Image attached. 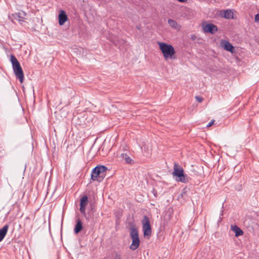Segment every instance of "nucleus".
I'll return each mask as SVG.
<instances>
[{
	"mask_svg": "<svg viewBox=\"0 0 259 259\" xmlns=\"http://www.w3.org/2000/svg\"><path fill=\"white\" fill-rule=\"evenodd\" d=\"M107 168L104 165L97 166L93 169L91 179L93 181L101 182L105 177Z\"/></svg>",
	"mask_w": 259,
	"mask_h": 259,
	"instance_id": "obj_2",
	"label": "nucleus"
},
{
	"mask_svg": "<svg viewBox=\"0 0 259 259\" xmlns=\"http://www.w3.org/2000/svg\"><path fill=\"white\" fill-rule=\"evenodd\" d=\"M130 235L132 240V243L130 246L131 249L135 250L140 245V239L139 237L138 230L135 225L133 224L130 228Z\"/></svg>",
	"mask_w": 259,
	"mask_h": 259,
	"instance_id": "obj_3",
	"label": "nucleus"
},
{
	"mask_svg": "<svg viewBox=\"0 0 259 259\" xmlns=\"http://www.w3.org/2000/svg\"><path fill=\"white\" fill-rule=\"evenodd\" d=\"M231 230L235 233V236L238 237L243 234V232L236 225H232Z\"/></svg>",
	"mask_w": 259,
	"mask_h": 259,
	"instance_id": "obj_16",
	"label": "nucleus"
},
{
	"mask_svg": "<svg viewBox=\"0 0 259 259\" xmlns=\"http://www.w3.org/2000/svg\"><path fill=\"white\" fill-rule=\"evenodd\" d=\"M195 99H196V101L199 103L202 102L204 100L202 97H200V96H196Z\"/></svg>",
	"mask_w": 259,
	"mask_h": 259,
	"instance_id": "obj_20",
	"label": "nucleus"
},
{
	"mask_svg": "<svg viewBox=\"0 0 259 259\" xmlns=\"http://www.w3.org/2000/svg\"><path fill=\"white\" fill-rule=\"evenodd\" d=\"M214 123V120H212L211 121H210L208 124L207 125V127H210Z\"/></svg>",
	"mask_w": 259,
	"mask_h": 259,
	"instance_id": "obj_22",
	"label": "nucleus"
},
{
	"mask_svg": "<svg viewBox=\"0 0 259 259\" xmlns=\"http://www.w3.org/2000/svg\"><path fill=\"white\" fill-rule=\"evenodd\" d=\"M82 223L80 219H78L76 221V225H75L74 228V232L75 234H78L79 233L82 229Z\"/></svg>",
	"mask_w": 259,
	"mask_h": 259,
	"instance_id": "obj_12",
	"label": "nucleus"
},
{
	"mask_svg": "<svg viewBox=\"0 0 259 259\" xmlns=\"http://www.w3.org/2000/svg\"><path fill=\"white\" fill-rule=\"evenodd\" d=\"M88 203V197L87 195L83 196L80 199L79 210L83 215H85V208Z\"/></svg>",
	"mask_w": 259,
	"mask_h": 259,
	"instance_id": "obj_8",
	"label": "nucleus"
},
{
	"mask_svg": "<svg viewBox=\"0 0 259 259\" xmlns=\"http://www.w3.org/2000/svg\"><path fill=\"white\" fill-rule=\"evenodd\" d=\"M220 15L226 19H230L233 18V12L231 10H224L220 12Z\"/></svg>",
	"mask_w": 259,
	"mask_h": 259,
	"instance_id": "obj_11",
	"label": "nucleus"
},
{
	"mask_svg": "<svg viewBox=\"0 0 259 259\" xmlns=\"http://www.w3.org/2000/svg\"><path fill=\"white\" fill-rule=\"evenodd\" d=\"M115 259H120V255L116 254Z\"/></svg>",
	"mask_w": 259,
	"mask_h": 259,
	"instance_id": "obj_24",
	"label": "nucleus"
},
{
	"mask_svg": "<svg viewBox=\"0 0 259 259\" xmlns=\"http://www.w3.org/2000/svg\"><path fill=\"white\" fill-rule=\"evenodd\" d=\"M223 210H222L221 215H223Z\"/></svg>",
	"mask_w": 259,
	"mask_h": 259,
	"instance_id": "obj_26",
	"label": "nucleus"
},
{
	"mask_svg": "<svg viewBox=\"0 0 259 259\" xmlns=\"http://www.w3.org/2000/svg\"><path fill=\"white\" fill-rule=\"evenodd\" d=\"M26 15V14L24 12L21 11L17 13L12 14L11 16H10L9 17L13 22H15L16 21L22 22L24 21Z\"/></svg>",
	"mask_w": 259,
	"mask_h": 259,
	"instance_id": "obj_7",
	"label": "nucleus"
},
{
	"mask_svg": "<svg viewBox=\"0 0 259 259\" xmlns=\"http://www.w3.org/2000/svg\"><path fill=\"white\" fill-rule=\"evenodd\" d=\"M9 229V225H5L2 228L0 229V242H1L5 237Z\"/></svg>",
	"mask_w": 259,
	"mask_h": 259,
	"instance_id": "obj_14",
	"label": "nucleus"
},
{
	"mask_svg": "<svg viewBox=\"0 0 259 259\" xmlns=\"http://www.w3.org/2000/svg\"><path fill=\"white\" fill-rule=\"evenodd\" d=\"M202 29L205 33H210V34H214L218 31L217 26L212 23L203 24Z\"/></svg>",
	"mask_w": 259,
	"mask_h": 259,
	"instance_id": "obj_6",
	"label": "nucleus"
},
{
	"mask_svg": "<svg viewBox=\"0 0 259 259\" xmlns=\"http://www.w3.org/2000/svg\"><path fill=\"white\" fill-rule=\"evenodd\" d=\"M178 1L181 3H185L187 1V0H178Z\"/></svg>",
	"mask_w": 259,
	"mask_h": 259,
	"instance_id": "obj_25",
	"label": "nucleus"
},
{
	"mask_svg": "<svg viewBox=\"0 0 259 259\" xmlns=\"http://www.w3.org/2000/svg\"><path fill=\"white\" fill-rule=\"evenodd\" d=\"M226 50L230 52L232 54L235 53L236 51V50Z\"/></svg>",
	"mask_w": 259,
	"mask_h": 259,
	"instance_id": "obj_23",
	"label": "nucleus"
},
{
	"mask_svg": "<svg viewBox=\"0 0 259 259\" xmlns=\"http://www.w3.org/2000/svg\"><path fill=\"white\" fill-rule=\"evenodd\" d=\"M13 69L16 78L21 83H22L24 81V75L20 64L13 67Z\"/></svg>",
	"mask_w": 259,
	"mask_h": 259,
	"instance_id": "obj_5",
	"label": "nucleus"
},
{
	"mask_svg": "<svg viewBox=\"0 0 259 259\" xmlns=\"http://www.w3.org/2000/svg\"><path fill=\"white\" fill-rule=\"evenodd\" d=\"M144 236L145 237L149 239L151 236V228L150 224V221L148 217L144 215L142 221Z\"/></svg>",
	"mask_w": 259,
	"mask_h": 259,
	"instance_id": "obj_4",
	"label": "nucleus"
},
{
	"mask_svg": "<svg viewBox=\"0 0 259 259\" xmlns=\"http://www.w3.org/2000/svg\"><path fill=\"white\" fill-rule=\"evenodd\" d=\"M59 24L60 25H63L65 22L68 20L67 16L65 11L61 10L60 11L59 16Z\"/></svg>",
	"mask_w": 259,
	"mask_h": 259,
	"instance_id": "obj_10",
	"label": "nucleus"
},
{
	"mask_svg": "<svg viewBox=\"0 0 259 259\" xmlns=\"http://www.w3.org/2000/svg\"><path fill=\"white\" fill-rule=\"evenodd\" d=\"M254 21L255 22H259V14H257L255 16Z\"/></svg>",
	"mask_w": 259,
	"mask_h": 259,
	"instance_id": "obj_21",
	"label": "nucleus"
},
{
	"mask_svg": "<svg viewBox=\"0 0 259 259\" xmlns=\"http://www.w3.org/2000/svg\"><path fill=\"white\" fill-rule=\"evenodd\" d=\"M10 61L12 64V67L15 66L20 64L19 62L18 61L17 58L13 55H11L10 56Z\"/></svg>",
	"mask_w": 259,
	"mask_h": 259,
	"instance_id": "obj_17",
	"label": "nucleus"
},
{
	"mask_svg": "<svg viewBox=\"0 0 259 259\" xmlns=\"http://www.w3.org/2000/svg\"><path fill=\"white\" fill-rule=\"evenodd\" d=\"M159 46V49H174L171 45H166L163 42H158Z\"/></svg>",
	"mask_w": 259,
	"mask_h": 259,
	"instance_id": "obj_19",
	"label": "nucleus"
},
{
	"mask_svg": "<svg viewBox=\"0 0 259 259\" xmlns=\"http://www.w3.org/2000/svg\"><path fill=\"white\" fill-rule=\"evenodd\" d=\"M165 60L175 59V50H161Z\"/></svg>",
	"mask_w": 259,
	"mask_h": 259,
	"instance_id": "obj_9",
	"label": "nucleus"
},
{
	"mask_svg": "<svg viewBox=\"0 0 259 259\" xmlns=\"http://www.w3.org/2000/svg\"><path fill=\"white\" fill-rule=\"evenodd\" d=\"M220 47L222 49H235L233 45L228 41L222 39L220 41Z\"/></svg>",
	"mask_w": 259,
	"mask_h": 259,
	"instance_id": "obj_13",
	"label": "nucleus"
},
{
	"mask_svg": "<svg viewBox=\"0 0 259 259\" xmlns=\"http://www.w3.org/2000/svg\"><path fill=\"white\" fill-rule=\"evenodd\" d=\"M168 23L169 25V26L172 28H178L179 27V25H178L177 22L174 20L168 19Z\"/></svg>",
	"mask_w": 259,
	"mask_h": 259,
	"instance_id": "obj_18",
	"label": "nucleus"
},
{
	"mask_svg": "<svg viewBox=\"0 0 259 259\" xmlns=\"http://www.w3.org/2000/svg\"><path fill=\"white\" fill-rule=\"evenodd\" d=\"M172 174L173 176L176 177V180L177 182H181L183 183H187L189 182V177L184 174L183 167L177 163L174 164V171Z\"/></svg>",
	"mask_w": 259,
	"mask_h": 259,
	"instance_id": "obj_1",
	"label": "nucleus"
},
{
	"mask_svg": "<svg viewBox=\"0 0 259 259\" xmlns=\"http://www.w3.org/2000/svg\"><path fill=\"white\" fill-rule=\"evenodd\" d=\"M122 159L124 160L125 162L127 164L134 163V160L129 156L127 153H122L120 155Z\"/></svg>",
	"mask_w": 259,
	"mask_h": 259,
	"instance_id": "obj_15",
	"label": "nucleus"
}]
</instances>
